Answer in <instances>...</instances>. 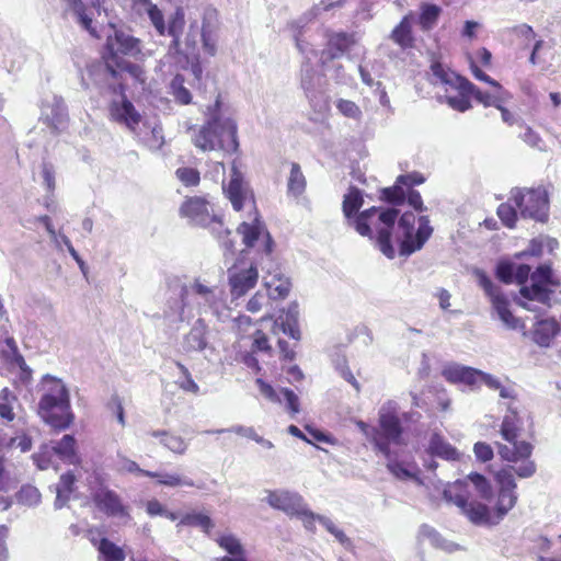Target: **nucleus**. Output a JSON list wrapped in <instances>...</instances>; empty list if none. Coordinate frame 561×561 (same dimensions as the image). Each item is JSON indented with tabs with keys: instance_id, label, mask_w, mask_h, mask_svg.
Listing matches in <instances>:
<instances>
[{
	"instance_id": "obj_1",
	"label": "nucleus",
	"mask_w": 561,
	"mask_h": 561,
	"mask_svg": "<svg viewBox=\"0 0 561 561\" xmlns=\"http://www.w3.org/2000/svg\"><path fill=\"white\" fill-rule=\"evenodd\" d=\"M364 203L363 194L356 186H351L344 195L342 210L347 224L363 237L373 239L376 231V242L379 250L388 259H393L396 250L391 244L392 230L398 217V209L394 207H370L359 211Z\"/></svg>"
},
{
	"instance_id": "obj_2",
	"label": "nucleus",
	"mask_w": 561,
	"mask_h": 561,
	"mask_svg": "<svg viewBox=\"0 0 561 561\" xmlns=\"http://www.w3.org/2000/svg\"><path fill=\"white\" fill-rule=\"evenodd\" d=\"M237 124L230 117L220 113V101L216 100L214 107L209 108L206 123L193 137L194 145L203 151L224 150L234 153L239 149Z\"/></svg>"
},
{
	"instance_id": "obj_3",
	"label": "nucleus",
	"mask_w": 561,
	"mask_h": 561,
	"mask_svg": "<svg viewBox=\"0 0 561 561\" xmlns=\"http://www.w3.org/2000/svg\"><path fill=\"white\" fill-rule=\"evenodd\" d=\"M42 385L44 393L38 402V415L55 430L68 428L73 421V414L67 387L50 375L43 377Z\"/></svg>"
},
{
	"instance_id": "obj_4",
	"label": "nucleus",
	"mask_w": 561,
	"mask_h": 561,
	"mask_svg": "<svg viewBox=\"0 0 561 561\" xmlns=\"http://www.w3.org/2000/svg\"><path fill=\"white\" fill-rule=\"evenodd\" d=\"M399 214L400 211L398 210ZM414 225L415 215L412 211H405L396 219L391 241L394 239L399 243L401 256L407 257L421 250L433 233L428 216L419 217V227L415 233H413Z\"/></svg>"
},
{
	"instance_id": "obj_5",
	"label": "nucleus",
	"mask_w": 561,
	"mask_h": 561,
	"mask_svg": "<svg viewBox=\"0 0 561 561\" xmlns=\"http://www.w3.org/2000/svg\"><path fill=\"white\" fill-rule=\"evenodd\" d=\"M371 443L386 458H391V445L403 443V426L394 401L386 402L378 412V426L371 428Z\"/></svg>"
},
{
	"instance_id": "obj_6",
	"label": "nucleus",
	"mask_w": 561,
	"mask_h": 561,
	"mask_svg": "<svg viewBox=\"0 0 561 561\" xmlns=\"http://www.w3.org/2000/svg\"><path fill=\"white\" fill-rule=\"evenodd\" d=\"M140 51V42L138 38L124 30L116 27L112 23L108 25L104 58L106 67L113 76L116 75L113 70V66L122 69L130 66L128 62L123 60L119 55L136 57Z\"/></svg>"
},
{
	"instance_id": "obj_7",
	"label": "nucleus",
	"mask_w": 561,
	"mask_h": 561,
	"mask_svg": "<svg viewBox=\"0 0 561 561\" xmlns=\"http://www.w3.org/2000/svg\"><path fill=\"white\" fill-rule=\"evenodd\" d=\"M510 201L515 203L524 219L545 224L549 219V197L545 188H519L511 191Z\"/></svg>"
},
{
	"instance_id": "obj_8",
	"label": "nucleus",
	"mask_w": 561,
	"mask_h": 561,
	"mask_svg": "<svg viewBox=\"0 0 561 561\" xmlns=\"http://www.w3.org/2000/svg\"><path fill=\"white\" fill-rule=\"evenodd\" d=\"M466 489L467 481L457 480L444 489L443 497L446 502L458 506L472 524L489 525L491 523L489 507L479 502H468Z\"/></svg>"
},
{
	"instance_id": "obj_9",
	"label": "nucleus",
	"mask_w": 561,
	"mask_h": 561,
	"mask_svg": "<svg viewBox=\"0 0 561 561\" xmlns=\"http://www.w3.org/2000/svg\"><path fill=\"white\" fill-rule=\"evenodd\" d=\"M433 76L442 83L449 85L456 93L444 95L446 103L456 111L466 112L471 107V92L465 89V82H470L467 78L461 77L453 71L445 70L440 64L432 65Z\"/></svg>"
},
{
	"instance_id": "obj_10",
	"label": "nucleus",
	"mask_w": 561,
	"mask_h": 561,
	"mask_svg": "<svg viewBox=\"0 0 561 561\" xmlns=\"http://www.w3.org/2000/svg\"><path fill=\"white\" fill-rule=\"evenodd\" d=\"M180 215L194 226L206 227L210 224L222 226L217 216L210 213L208 203L198 196L187 198L180 207Z\"/></svg>"
},
{
	"instance_id": "obj_11",
	"label": "nucleus",
	"mask_w": 561,
	"mask_h": 561,
	"mask_svg": "<svg viewBox=\"0 0 561 561\" xmlns=\"http://www.w3.org/2000/svg\"><path fill=\"white\" fill-rule=\"evenodd\" d=\"M91 496L96 508L107 517L124 519L125 522L131 518L128 508L113 490L100 488Z\"/></svg>"
},
{
	"instance_id": "obj_12",
	"label": "nucleus",
	"mask_w": 561,
	"mask_h": 561,
	"mask_svg": "<svg viewBox=\"0 0 561 561\" xmlns=\"http://www.w3.org/2000/svg\"><path fill=\"white\" fill-rule=\"evenodd\" d=\"M264 493L266 495L262 499L263 502H266L272 508L282 511L290 517L296 516L306 503L298 492L285 489L264 490Z\"/></svg>"
},
{
	"instance_id": "obj_13",
	"label": "nucleus",
	"mask_w": 561,
	"mask_h": 561,
	"mask_svg": "<svg viewBox=\"0 0 561 561\" xmlns=\"http://www.w3.org/2000/svg\"><path fill=\"white\" fill-rule=\"evenodd\" d=\"M41 121L54 133H60L67 127L68 112L62 98L54 95L42 105Z\"/></svg>"
},
{
	"instance_id": "obj_14",
	"label": "nucleus",
	"mask_w": 561,
	"mask_h": 561,
	"mask_svg": "<svg viewBox=\"0 0 561 561\" xmlns=\"http://www.w3.org/2000/svg\"><path fill=\"white\" fill-rule=\"evenodd\" d=\"M229 176L228 183L222 184V190L233 209L239 211L243 208L244 199L250 193L249 184L244 181L243 173L239 170L236 161L232 162Z\"/></svg>"
},
{
	"instance_id": "obj_15",
	"label": "nucleus",
	"mask_w": 561,
	"mask_h": 561,
	"mask_svg": "<svg viewBox=\"0 0 561 561\" xmlns=\"http://www.w3.org/2000/svg\"><path fill=\"white\" fill-rule=\"evenodd\" d=\"M284 333L288 337L300 341L301 331L299 328V306L296 301H291L287 309L279 311L273 323V333Z\"/></svg>"
},
{
	"instance_id": "obj_16",
	"label": "nucleus",
	"mask_w": 561,
	"mask_h": 561,
	"mask_svg": "<svg viewBox=\"0 0 561 561\" xmlns=\"http://www.w3.org/2000/svg\"><path fill=\"white\" fill-rule=\"evenodd\" d=\"M259 278L257 268L251 264L245 270H238L236 266L228 271V279L231 295L236 298L244 296L252 289Z\"/></svg>"
},
{
	"instance_id": "obj_17",
	"label": "nucleus",
	"mask_w": 561,
	"mask_h": 561,
	"mask_svg": "<svg viewBox=\"0 0 561 561\" xmlns=\"http://www.w3.org/2000/svg\"><path fill=\"white\" fill-rule=\"evenodd\" d=\"M237 232L242 236L243 243L251 248L261 236L264 238V253L271 255L273 252L274 240L270 232L265 229L264 222L255 218L253 224L242 222L239 225Z\"/></svg>"
},
{
	"instance_id": "obj_18",
	"label": "nucleus",
	"mask_w": 561,
	"mask_h": 561,
	"mask_svg": "<svg viewBox=\"0 0 561 561\" xmlns=\"http://www.w3.org/2000/svg\"><path fill=\"white\" fill-rule=\"evenodd\" d=\"M167 33L172 37L168 47V54L175 56L183 53L181 36L185 26V13L182 7H178L168 18Z\"/></svg>"
},
{
	"instance_id": "obj_19",
	"label": "nucleus",
	"mask_w": 561,
	"mask_h": 561,
	"mask_svg": "<svg viewBox=\"0 0 561 561\" xmlns=\"http://www.w3.org/2000/svg\"><path fill=\"white\" fill-rule=\"evenodd\" d=\"M208 328L203 319H197L190 332L184 335L182 350L184 353L203 352L205 350H214L209 347L207 341Z\"/></svg>"
},
{
	"instance_id": "obj_20",
	"label": "nucleus",
	"mask_w": 561,
	"mask_h": 561,
	"mask_svg": "<svg viewBox=\"0 0 561 561\" xmlns=\"http://www.w3.org/2000/svg\"><path fill=\"white\" fill-rule=\"evenodd\" d=\"M481 370L459 364H449L442 370V376L450 383H463L473 387Z\"/></svg>"
},
{
	"instance_id": "obj_21",
	"label": "nucleus",
	"mask_w": 561,
	"mask_h": 561,
	"mask_svg": "<svg viewBox=\"0 0 561 561\" xmlns=\"http://www.w3.org/2000/svg\"><path fill=\"white\" fill-rule=\"evenodd\" d=\"M465 89L471 92V95L484 106L500 107V104H504L511 94L501 84L500 89H495L494 92H483L472 82H465Z\"/></svg>"
},
{
	"instance_id": "obj_22",
	"label": "nucleus",
	"mask_w": 561,
	"mask_h": 561,
	"mask_svg": "<svg viewBox=\"0 0 561 561\" xmlns=\"http://www.w3.org/2000/svg\"><path fill=\"white\" fill-rule=\"evenodd\" d=\"M264 285L272 299H285L291 288L289 277L285 276L278 268L267 273V276L264 277Z\"/></svg>"
},
{
	"instance_id": "obj_23",
	"label": "nucleus",
	"mask_w": 561,
	"mask_h": 561,
	"mask_svg": "<svg viewBox=\"0 0 561 561\" xmlns=\"http://www.w3.org/2000/svg\"><path fill=\"white\" fill-rule=\"evenodd\" d=\"M354 44L352 34L340 32L333 33L328 38L327 48L322 51V58L335 59L343 56Z\"/></svg>"
},
{
	"instance_id": "obj_24",
	"label": "nucleus",
	"mask_w": 561,
	"mask_h": 561,
	"mask_svg": "<svg viewBox=\"0 0 561 561\" xmlns=\"http://www.w3.org/2000/svg\"><path fill=\"white\" fill-rule=\"evenodd\" d=\"M547 286L534 282L530 286H522L519 290L520 296L527 301L517 300V304L527 310H533L528 301H538L543 305L549 304L551 290Z\"/></svg>"
},
{
	"instance_id": "obj_25",
	"label": "nucleus",
	"mask_w": 561,
	"mask_h": 561,
	"mask_svg": "<svg viewBox=\"0 0 561 561\" xmlns=\"http://www.w3.org/2000/svg\"><path fill=\"white\" fill-rule=\"evenodd\" d=\"M513 446L497 443V453L503 460L508 462H518L523 458H529L533 453V445L528 442L514 440Z\"/></svg>"
},
{
	"instance_id": "obj_26",
	"label": "nucleus",
	"mask_w": 561,
	"mask_h": 561,
	"mask_svg": "<svg viewBox=\"0 0 561 561\" xmlns=\"http://www.w3.org/2000/svg\"><path fill=\"white\" fill-rule=\"evenodd\" d=\"M220 548L226 550L230 556L221 558L220 561H248L245 559V550L240 540L232 534H225L216 539Z\"/></svg>"
},
{
	"instance_id": "obj_27",
	"label": "nucleus",
	"mask_w": 561,
	"mask_h": 561,
	"mask_svg": "<svg viewBox=\"0 0 561 561\" xmlns=\"http://www.w3.org/2000/svg\"><path fill=\"white\" fill-rule=\"evenodd\" d=\"M560 325L554 319L540 320L536 323L534 342L539 346L547 347L553 337L559 333Z\"/></svg>"
},
{
	"instance_id": "obj_28",
	"label": "nucleus",
	"mask_w": 561,
	"mask_h": 561,
	"mask_svg": "<svg viewBox=\"0 0 561 561\" xmlns=\"http://www.w3.org/2000/svg\"><path fill=\"white\" fill-rule=\"evenodd\" d=\"M428 451L432 456L445 460H457L459 454L440 434L433 433L428 442Z\"/></svg>"
},
{
	"instance_id": "obj_29",
	"label": "nucleus",
	"mask_w": 561,
	"mask_h": 561,
	"mask_svg": "<svg viewBox=\"0 0 561 561\" xmlns=\"http://www.w3.org/2000/svg\"><path fill=\"white\" fill-rule=\"evenodd\" d=\"M111 112L115 121L125 123L130 129L140 122V115L136 112L133 103L128 100H124L119 104L114 103Z\"/></svg>"
},
{
	"instance_id": "obj_30",
	"label": "nucleus",
	"mask_w": 561,
	"mask_h": 561,
	"mask_svg": "<svg viewBox=\"0 0 561 561\" xmlns=\"http://www.w3.org/2000/svg\"><path fill=\"white\" fill-rule=\"evenodd\" d=\"M321 81V76L313 69L309 62L301 67V88L306 96L312 102L317 96Z\"/></svg>"
},
{
	"instance_id": "obj_31",
	"label": "nucleus",
	"mask_w": 561,
	"mask_h": 561,
	"mask_svg": "<svg viewBox=\"0 0 561 561\" xmlns=\"http://www.w3.org/2000/svg\"><path fill=\"white\" fill-rule=\"evenodd\" d=\"M54 453L65 462L75 465L78 462L76 453V438L71 434H66L53 446Z\"/></svg>"
},
{
	"instance_id": "obj_32",
	"label": "nucleus",
	"mask_w": 561,
	"mask_h": 561,
	"mask_svg": "<svg viewBox=\"0 0 561 561\" xmlns=\"http://www.w3.org/2000/svg\"><path fill=\"white\" fill-rule=\"evenodd\" d=\"M390 38L402 49L412 48L414 38L412 35L411 23L409 16H404L401 22L392 30Z\"/></svg>"
},
{
	"instance_id": "obj_33",
	"label": "nucleus",
	"mask_w": 561,
	"mask_h": 561,
	"mask_svg": "<svg viewBox=\"0 0 561 561\" xmlns=\"http://www.w3.org/2000/svg\"><path fill=\"white\" fill-rule=\"evenodd\" d=\"M216 11L213 9H208L204 13L203 26L201 30V38L203 42L204 50L214 56L217 51L215 39L213 38V25L210 20L215 18Z\"/></svg>"
},
{
	"instance_id": "obj_34",
	"label": "nucleus",
	"mask_w": 561,
	"mask_h": 561,
	"mask_svg": "<svg viewBox=\"0 0 561 561\" xmlns=\"http://www.w3.org/2000/svg\"><path fill=\"white\" fill-rule=\"evenodd\" d=\"M306 178L297 162H291L287 182V192L294 197L300 196L306 190Z\"/></svg>"
},
{
	"instance_id": "obj_35",
	"label": "nucleus",
	"mask_w": 561,
	"mask_h": 561,
	"mask_svg": "<svg viewBox=\"0 0 561 561\" xmlns=\"http://www.w3.org/2000/svg\"><path fill=\"white\" fill-rule=\"evenodd\" d=\"M150 434L159 437L160 444L173 453L182 455L187 449V444L181 436L171 435L165 431H152Z\"/></svg>"
},
{
	"instance_id": "obj_36",
	"label": "nucleus",
	"mask_w": 561,
	"mask_h": 561,
	"mask_svg": "<svg viewBox=\"0 0 561 561\" xmlns=\"http://www.w3.org/2000/svg\"><path fill=\"white\" fill-rule=\"evenodd\" d=\"M442 9L437 4L423 3L421 5V13L419 23L422 31H431L437 23Z\"/></svg>"
},
{
	"instance_id": "obj_37",
	"label": "nucleus",
	"mask_w": 561,
	"mask_h": 561,
	"mask_svg": "<svg viewBox=\"0 0 561 561\" xmlns=\"http://www.w3.org/2000/svg\"><path fill=\"white\" fill-rule=\"evenodd\" d=\"M100 558L102 561H124L125 553L122 548L116 546L107 538H102L99 545Z\"/></svg>"
},
{
	"instance_id": "obj_38",
	"label": "nucleus",
	"mask_w": 561,
	"mask_h": 561,
	"mask_svg": "<svg viewBox=\"0 0 561 561\" xmlns=\"http://www.w3.org/2000/svg\"><path fill=\"white\" fill-rule=\"evenodd\" d=\"M180 525L184 526H191V527H197L201 528L206 534H209V531L214 528V522L208 515H205L203 513H187L185 514Z\"/></svg>"
},
{
	"instance_id": "obj_39",
	"label": "nucleus",
	"mask_w": 561,
	"mask_h": 561,
	"mask_svg": "<svg viewBox=\"0 0 561 561\" xmlns=\"http://www.w3.org/2000/svg\"><path fill=\"white\" fill-rule=\"evenodd\" d=\"M184 77L180 73L175 75L170 82L171 93L175 101L182 105H187L192 102V94L184 85Z\"/></svg>"
},
{
	"instance_id": "obj_40",
	"label": "nucleus",
	"mask_w": 561,
	"mask_h": 561,
	"mask_svg": "<svg viewBox=\"0 0 561 561\" xmlns=\"http://www.w3.org/2000/svg\"><path fill=\"white\" fill-rule=\"evenodd\" d=\"M380 198L392 206L402 205L405 202L403 184L397 180L392 186L382 188Z\"/></svg>"
},
{
	"instance_id": "obj_41",
	"label": "nucleus",
	"mask_w": 561,
	"mask_h": 561,
	"mask_svg": "<svg viewBox=\"0 0 561 561\" xmlns=\"http://www.w3.org/2000/svg\"><path fill=\"white\" fill-rule=\"evenodd\" d=\"M419 538L427 539L435 548L450 551V545L440 536V534L432 526L422 524L419 528Z\"/></svg>"
},
{
	"instance_id": "obj_42",
	"label": "nucleus",
	"mask_w": 561,
	"mask_h": 561,
	"mask_svg": "<svg viewBox=\"0 0 561 561\" xmlns=\"http://www.w3.org/2000/svg\"><path fill=\"white\" fill-rule=\"evenodd\" d=\"M518 417L516 412H511L510 414H506L503 419L502 425H501V435L502 437L508 442L512 443L514 440H517L518 436Z\"/></svg>"
},
{
	"instance_id": "obj_43",
	"label": "nucleus",
	"mask_w": 561,
	"mask_h": 561,
	"mask_svg": "<svg viewBox=\"0 0 561 561\" xmlns=\"http://www.w3.org/2000/svg\"><path fill=\"white\" fill-rule=\"evenodd\" d=\"M517 207L513 201L502 203L497 207V216L503 222V225L510 229L515 228L517 221Z\"/></svg>"
},
{
	"instance_id": "obj_44",
	"label": "nucleus",
	"mask_w": 561,
	"mask_h": 561,
	"mask_svg": "<svg viewBox=\"0 0 561 561\" xmlns=\"http://www.w3.org/2000/svg\"><path fill=\"white\" fill-rule=\"evenodd\" d=\"M41 493L37 488L25 484L16 492L15 499L18 503L26 506H35L41 502Z\"/></svg>"
},
{
	"instance_id": "obj_45",
	"label": "nucleus",
	"mask_w": 561,
	"mask_h": 561,
	"mask_svg": "<svg viewBox=\"0 0 561 561\" xmlns=\"http://www.w3.org/2000/svg\"><path fill=\"white\" fill-rule=\"evenodd\" d=\"M517 501V494L515 491H499V497L496 503V513L499 518H503L508 511H511Z\"/></svg>"
},
{
	"instance_id": "obj_46",
	"label": "nucleus",
	"mask_w": 561,
	"mask_h": 561,
	"mask_svg": "<svg viewBox=\"0 0 561 561\" xmlns=\"http://www.w3.org/2000/svg\"><path fill=\"white\" fill-rule=\"evenodd\" d=\"M467 479L474 485L482 499L489 500L492 497V485L483 474L479 472H471L468 474Z\"/></svg>"
},
{
	"instance_id": "obj_47",
	"label": "nucleus",
	"mask_w": 561,
	"mask_h": 561,
	"mask_svg": "<svg viewBox=\"0 0 561 561\" xmlns=\"http://www.w3.org/2000/svg\"><path fill=\"white\" fill-rule=\"evenodd\" d=\"M146 13L153 25L154 30L160 36H164L167 33V24L162 11L157 4L146 8Z\"/></svg>"
},
{
	"instance_id": "obj_48",
	"label": "nucleus",
	"mask_w": 561,
	"mask_h": 561,
	"mask_svg": "<svg viewBox=\"0 0 561 561\" xmlns=\"http://www.w3.org/2000/svg\"><path fill=\"white\" fill-rule=\"evenodd\" d=\"M158 483L161 485L175 488V486H194L192 479L181 476L179 473L162 472Z\"/></svg>"
},
{
	"instance_id": "obj_49",
	"label": "nucleus",
	"mask_w": 561,
	"mask_h": 561,
	"mask_svg": "<svg viewBox=\"0 0 561 561\" xmlns=\"http://www.w3.org/2000/svg\"><path fill=\"white\" fill-rule=\"evenodd\" d=\"M512 468L513 466H507L496 472L495 479L499 483L500 491H515L517 485L512 472Z\"/></svg>"
},
{
	"instance_id": "obj_50",
	"label": "nucleus",
	"mask_w": 561,
	"mask_h": 561,
	"mask_svg": "<svg viewBox=\"0 0 561 561\" xmlns=\"http://www.w3.org/2000/svg\"><path fill=\"white\" fill-rule=\"evenodd\" d=\"M198 37H201V32L198 30L197 22L195 21L190 24L184 42L182 43L183 53L181 55L187 56L188 54H192L196 48Z\"/></svg>"
},
{
	"instance_id": "obj_51",
	"label": "nucleus",
	"mask_w": 561,
	"mask_h": 561,
	"mask_svg": "<svg viewBox=\"0 0 561 561\" xmlns=\"http://www.w3.org/2000/svg\"><path fill=\"white\" fill-rule=\"evenodd\" d=\"M142 141L149 149L159 150L164 144L162 127L160 125L151 127L149 133L144 136Z\"/></svg>"
},
{
	"instance_id": "obj_52",
	"label": "nucleus",
	"mask_w": 561,
	"mask_h": 561,
	"mask_svg": "<svg viewBox=\"0 0 561 561\" xmlns=\"http://www.w3.org/2000/svg\"><path fill=\"white\" fill-rule=\"evenodd\" d=\"M296 518L300 519L304 524V527L311 531H316V525L314 522L318 520V517H321L320 514L313 513L309 507L308 504L305 503L304 506L299 510V512L295 516Z\"/></svg>"
},
{
	"instance_id": "obj_53",
	"label": "nucleus",
	"mask_w": 561,
	"mask_h": 561,
	"mask_svg": "<svg viewBox=\"0 0 561 561\" xmlns=\"http://www.w3.org/2000/svg\"><path fill=\"white\" fill-rule=\"evenodd\" d=\"M205 433L206 434L236 433L240 436L253 439L254 442L259 436L253 427L243 426V425H236V426H232L229 428H220V430H216V431L208 430V431H205Z\"/></svg>"
},
{
	"instance_id": "obj_54",
	"label": "nucleus",
	"mask_w": 561,
	"mask_h": 561,
	"mask_svg": "<svg viewBox=\"0 0 561 561\" xmlns=\"http://www.w3.org/2000/svg\"><path fill=\"white\" fill-rule=\"evenodd\" d=\"M531 282L543 285H554L551 266L549 264L539 265L531 274Z\"/></svg>"
},
{
	"instance_id": "obj_55",
	"label": "nucleus",
	"mask_w": 561,
	"mask_h": 561,
	"mask_svg": "<svg viewBox=\"0 0 561 561\" xmlns=\"http://www.w3.org/2000/svg\"><path fill=\"white\" fill-rule=\"evenodd\" d=\"M336 108L344 116L353 118V119H359L362 116L360 108L353 101H350V100H344V99L337 100Z\"/></svg>"
},
{
	"instance_id": "obj_56",
	"label": "nucleus",
	"mask_w": 561,
	"mask_h": 561,
	"mask_svg": "<svg viewBox=\"0 0 561 561\" xmlns=\"http://www.w3.org/2000/svg\"><path fill=\"white\" fill-rule=\"evenodd\" d=\"M176 178L186 186H194L199 183V172L194 168H179Z\"/></svg>"
},
{
	"instance_id": "obj_57",
	"label": "nucleus",
	"mask_w": 561,
	"mask_h": 561,
	"mask_svg": "<svg viewBox=\"0 0 561 561\" xmlns=\"http://www.w3.org/2000/svg\"><path fill=\"white\" fill-rule=\"evenodd\" d=\"M514 266L515 264L508 261H501L496 265L495 275L496 277L505 283L511 284L514 282Z\"/></svg>"
},
{
	"instance_id": "obj_58",
	"label": "nucleus",
	"mask_w": 561,
	"mask_h": 561,
	"mask_svg": "<svg viewBox=\"0 0 561 561\" xmlns=\"http://www.w3.org/2000/svg\"><path fill=\"white\" fill-rule=\"evenodd\" d=\"M476 275L478 277L479 285L483 288L484 293L490 297V299L493 298L495 295L501 294L500 288L493 284V282L485 274V272L477 270Z\"/></svg>"
},
{
	"instance_id": "obj_59",
	"label": "nucleus",
	"mask_w": 561,
	"mask_h": 561,
	"mask_svg": "<svg viewBox=\"0 0 561 561\" xmlns=\"http://www.w3.org/2000/svg\"><path fill=\"white\" fill-rule=\"evenodd\" d=\"M42 176L44 185L49 193H54L56 187L55 168L50 162L44 161L42 163Z\"/></svg>"
},
{
	"instance_id": "obj_60",
	"label": "nucleus",
	"mask_w": 561,
	"mask_h": 561,
	"mask_svg": "<svg viewBox=\"0 0 561 561\" xmlns=\"http://www.w3.org/2000/svg\"><path fill=\"white\" fill-rule=\"evenodd\" d=\"M279 393L283 394L287 410L291 414H297L300 411L298 396L288 388H280Z\"/></svg>"
},
{
	"instance_id": "obj_61",
	"label": "nucleus",
	"mask_w": 561,
	"mask_h": 561,
	"mask_svg": "<svg viewBox=\"0 0 561 561\" xmlns=\"http://www.w3.org/2000/svg\"><path fill=\"white\" fill-rule=\"evenodd\" d=\"M522 463L518 466H513L512 472L516 473L519 478H530L536 473V465L529 458L520 459Z\"/></svg>"
},
{
	"instance_id": "obj_62",
	"label": "nucleus",
	"mask_w": 561,
	"mask_h": 561,
	"mask_svg": "<svg viewBox=\"0 0 561 561\" xmlns=\"http://www.w3.org/2000/svg\"><path fill=\"white\" fill-rule=\"evenodd\" d=\"M73 13L77 16L78 23L90 33L93 37H99L95 28L92 26V19L85 14V7L82 4V7L78 9H71Z\"/></svg>"
},
{
	"instance_id": "obj_63",
	"label": "nucleus",
	"mask_w": 561,
	"mask_h": 561,
	"mask_svg": "<svg viewBox=\"0 0 561 561\" xmlns=\"http://www.w3.org/2000/svg\"><path fill=\"white\" fill-rule=\"evenodd\" d=\"M473 453L476 458L481 462H488L492 460L494 453L491 445L484 443V442H477L473 445Z\"/></svg>"
},
{
	"instance_id": "obj_64",
	"label": "nucleus",
	"mask_w": 561,
	"mask_h": 561,
	"mask_svg": "<svg viewBox=\"0 0 561 561\" xmlns=\"http://www.w3.org/2000/svg\"><path fill=\"white\" fill-rule=\"evenodd\" d=\"M405 201L416 211H424L426 207L423 204V199L419 191L410 188L405 192Z\"/></svg>"
}]
</instances>
